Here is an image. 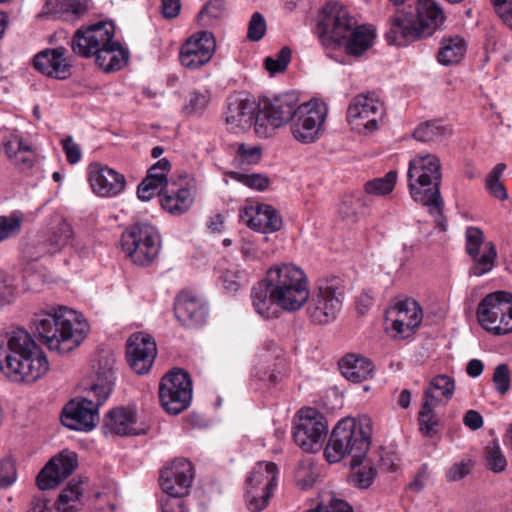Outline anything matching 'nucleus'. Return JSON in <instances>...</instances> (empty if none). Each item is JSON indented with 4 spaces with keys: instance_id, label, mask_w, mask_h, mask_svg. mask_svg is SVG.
Listing matches in <instances>:
<instances>
[{
    "instance_id": "obj_43",
    "label": "nucleus",
    "mask_w": 512,
    "mask_h": 512,
    "mask_svg": "<svg viewBox=\"0 0 512 512\" xmlns=\"http://www.w3.org/2000/svg\"><path fill=\"white\" fill-rule=\"evenodd\" d=\"M257 108L259 109L255 112L253 118L255 133L259 137L268 138L281 126L272 121L273 114H271L263 104L262 106L259 104Z\"/></svg>"
},
{
    "instance_id": "obj_48",
    "label": "nucleus",
    "mask_w": 512,
    "mask_h": 512,
    "mask_svg": "<svg viewBox=\"0 0 512 512\" xmlns=\"http://www.w3.org/2000/svg\"><path fill=\"white\" fill-rule=\"evenodd\" d=\"M229 176L233 180L242 183L243 185L251 189H256L259 191L265 190L269 185V179L263 174H245L241 172L232 171L229 173Z\"/></svg>"
},
{
    "instance_id": "obj_12",
    "label": "nucleus",
    "mask_w": 512,
    "mask_h": 512,
    "mask_svg": "<svg viewBox=\"0 0 512 512\" xmlns=\"http://www.w3.org/2000/svg\"><path fill=\"white\" fill-rule=\"evenodd\" d=\"M159 399L163 409L172 415L186 410L192 399V381L183 369L174 368L166 373L159 384Z\"/></svg>"
},
{
    "instance_id": "obj_31",
    "label": "nucleus",
    "mask_w": 512,
    "mask_h": 512,
    "mask_svg": "<svg viewBox=\"0 0 512 512\" xmlns=\"http://www.w3.org/2000/svg\"><path fill=\"white\" fill-rule=\"evenodd\" d=\"M4 151L12 164L23 170L30 169L36 161L35 149L18 136L5 142Z\"/></svg>"
},
{
    "instance_id": "obj_1",
    "label": "nucleus",
    "mask_w": 512,
    "mask_h": 512,
    "mask_svg": "<svg viewBox=\"0 0 512 512\" xmlns=\"http://www.w3.org/2000/svg\"><path fill=\"white\" fill-rule=\"evenodd\" d=\"M308 279L304 271L293 264H276L251 292L252 304L266 319L278 316V307L285 311L299 310L309 299Z\"/></svg>"
},
{
    "instance_id": "obj_6",
    "label": "nucleus",
    "mask_w": 512,
    "mask_h": 512,
    "mask_svg": "<svg viewBox=\"0 0 512 512\" xmlns=\"http://www.w3.org/2000/svg\"><path fill=\"white\" fill-rule=\"evenodd\" d=\"M315 33L326 55L343 65L352 58V17L347 6L328 1L316 16Z\"/></svg>"
},
{
    "instance_id": "obj_10",
    "label": "nucleus",
    "mask_w": 512,
    "mask_h": 512,
    "mask_svg": "<svg viewBox=\"0 0 512 512\" xmlns=\"http://www.w3.org/2000/svg\"><path fill=\"white\" fill-rule=\"evenodd\" d=\"M328 434V421L317 409H300L293 420V439L305 452H317Z\"/></svg>"
},
{
    "instance_id": "obj_4",
    "label": "nucleus",
    "mask_w": 512,
    "mask_h": 512,
    "mask_svg": "<svg viewBox=\"0 0 512 512\" xmlns=\"http://www.w3.org/2000/svg\"><path fill=\"white\" fill-rule=\"evenodd\" d=\"M112 22L100 21L76 30L71 40L73 53L83 58L95 57V63L105 72L122 69L127 65L129 52L119 41H114Z\"/></svg>"
},
{
    "instance_id": "obj_29",
    "label": "nucleus",
    "mask_w": 512,
    "mask_h": 512,
    "mask_svg": "<svg viewBox=\"0 0 512 512\" xmlns=\"http://www.w3.org/2000/svg\"><path fill=\"white\" fill-rule=\"evenodd\" d=\"M174 313L181 325L192 328L206 321L207 308L196 296L181 293L175 300Z\"/></svg>"
},
{
    "instance_id": "obj_62",
    "label": "nucleus",
    "mask_w": 512,
    "mask_h": 512,
    "mask_svg": "<svg viewBox=\"0 0 512 512\" xmlns=\"http://www.w3.org/2000/svg\"><path fill=\"white\" fill-rule=\"evenodd\" d=\"M313 510L314 512H352V507L346 501L333 498L328 505H324L323 502L317 503Z\"/></svg>"
},
{
    "instance_id": "obj_14",
    "label": "nucleus",
    "mask_w": 512,
    "mask_h": 512,
    "mask_svg": "<svg viewBox=\"0 0 512 512\" xmlns=\"http://www.w3.org/2000/svg\"><path fill=\"white\" fill-rule=\"evenodd\" d=\"M358 429L359 438H354V486L367 489L374 482L377 470L372 465H361L372 442L373 422L368 415L354 418V432Z\"/></svg>"
},
{
    "instance_id": "obj_26",
    "label": "nucleus",
    "mask_w": 512,
    "mask_h": 512,
    "mask_svg": "<svg viewBox=\"0 0 512 512\" xmlns=\"http://www.w3.org/2000/svg\"><path fill=\"white\" fill-rule=\"evenodd\" d=\"M66 52L64 47L40 51L33 59L35 69L55 79H67L71 75L72 66L65 57Z\"/></svg>"
},
{
    "instance_id": "obj_41",
    "label": "nucleus",
    "mask_w": 512,
    "mask_h": 512,
    "mask_svg": "<svg viewBox=\"0 0 512 512\" xmlns=\"http://www.w3.org/2000/svg\"><path fill=\"white\" fill-rule=\"evenodd\" d=\"M505 169V163H498L488 173L485 179V188L487 192L490 194V196L500 201H504L508 198L507 189L505 188L504 184L500 181Z\"/></svg>"
},
{
    "instance_id": "obj_56",
    "label": "nucleus",
    "mask_w": 512,
    "mask_h": 512,
    "mask_svg": "<svg viewBox=\"0 0 512 512\" xmlns=\"http://www.w3.org/2000/svg\"><path fill=\"white\" fill-rule=\"evenodd\" d=\"M483 244V232L477 227H468L466 230V251L470 257L480 253Z\"/></svg>"
},
{
    "instance_id": "obj_9",
    "label": "nucleus",
    "mask_w": 512,
    "mask_h": 512,
    "mask_svg": "<svg viewBox=\"0 0 512 512\" xmlns=\"http://www.w3.org/2000/svg\"><path fill=\"white\" fill-rule=\"evenodd\" d=\"M480 325L495 335L512 332V294L497 291L486 295L478 305Z\"/></svg>"
},
{
    "instance_id": "obj_60",
    "label": "nucleus",
    "mask_w": 512,
    "mask_h": 512,
    "mask_svg": "<svg viewBox=\"0 0 512 512\" xmlns=\"http://www.w3.org/2000/svg\"><path fill=\"white\" fill-rule=\"evenodd\" d=\"M491 2L498 17L512 29V0H491Z\"/></svg>"
},
{
    "instance_id": "obj_28",
    "label": "nucleus",
    "mask_w": 512,
    "mask_h": 512,
    "mask_svg": "<svg viewBox=\"0 0 512 512\" xmlns=\"http://www.w3.org/2000/svg\"><path fill=\"white\" fill-rule=\"evenodd\" d=\"M102 431L107 436H131L144 433L143 429L136 427L135 412L125 407L112 409L105 415Z\"/></svg>"
},
{
    "instance_id": "obj_49",
    "label": "nucleus",
    "mask_w": 512,
    "mask_h": 512,
    "mask_svg": "<svg viewBox=\"0 0 512 512\" xmlns=\"http://www.w3.org/2000/svg\"><path fill=\"white\" fill-rule=\"evenodd\" d=\"M292 51L289 47L284 46L281 50L275 55V57H267L264 61L265 68L271 73H281L284 72L291 61Z\"/></svg>"
},
{
    "instance_id": "obj_2",
    "label": "nucleus",
    "mask_w": 512,
    "mask_h": 512,
    "mask_svg": "<svg viewBox=\"0 0 512 512\" xmlns=\"http://www.w3.org/2000/svg\"><path fill=\"white\" fill-rule=\"evenodd\" d=\"M49 369L48 360L23 328L0 335V370L13 381L35 382Z\"/></svg>"
},
{
    "instance_id": "obj_51",
    "label": "nucleus",
    "mask_w": 512,
    "mask_h": 512,
    "mask_svg": "<svg viewBox=\"0 0 512 512\" xmlns=\"http://www.w3.org/2000/svg\"><path fill=\"white\" fill-rule=\"evenodd\" d=\"M373 373V362L368 358L354 354V393L356 392L355 385L371 378Z\"/></svg>"
},
{
    "instance_id": "obj_39",
    "label": "nucleus",
    "mask_w": 512,
    "mask_h": 512,
    "mask_svg": "<svg viewBox=\"0 0 512 512\" xmlns=\"http://www.w3.org/2000/svg\"><path fill=\"white\" fill-rule=\"evenodd\" d=\"M496 257L497 251L495 245L492 242L486 243L482 255L479 253L476 257H471L473 259V265L469 269V275L479 277L490 272L494 267Z\"/></svg>"
},
{
    "instance_id": "obj_16",
    "label": "nucleus",
    "mask_w": 512,
    "mask_h": 512,
    "mask_svg": "<svg viewBox=\"0 0 512 512\" xmlns=\"http://www.w3.org/2000/svg\"><path fill=\"white\" fill-rule=\"evenodd\" d=\"M216 50V39L212 32L201 30L193 33L181 46L180 62L189 69L195 70L206 65Z\"/></svg>"
},
{
    "instance_id": "obj_20",
    "label": "nucleus",
    "mask_w": 512,
    "mask_h": 512,
    "mask_svg": "<svg viewBox=\"0 0 512 512\" xmlns=\"http://www.w3.org/2000/svg\"><path fill=\"white\" fill-rule=\"evenodd\" d=\"M383 109V103L375 93L357 95L354 98V132L369 136L377 131V118L383 115Z\"/></svg>"
},
{
    "instance_id": "obj_57",
    "label": "nucleus",
    "mask_w": 512,
    "mask_h": 512,
    "mask_svg": "<svg viewBox=\"0 0 512 512\" xmlns=\"http://www.w3.org/2000/svg\"><path fill=\"white\" fill-rule=\"evenodd\" d=\"M266 33V21L259 12L252 14L248 25L247 37L251 41H259Z\"/></svg>"
},
{
    "instance_id": "obj_27",
    "label": "nucleus",
    "mask_w": 512,
    "mask_h": 512,
    "mask_svg": "<svg viewBox=\"0 0 512 512\" xmlns=\"http://www.w3.org/2000/svg\"><path fill=\"white\" fill-rule=\"evenodd\" d=\"M352 452V418L340 420L333 428L324 455L328 462L337 463Z\"/></svg>"
},
{
    "instance_id": "obj_55",
    "label": "nucleus",
    "mask_w": 512,
    "mask_h": 512,
    "mask_svg": "<svg viewBox=\"0 0 512 512\" xmlns=\"http://www.w3.org/2000/svg\"><path fill=\"white\" fill-rule=\"evenodd\" d=\"M493 383L500 395L506 394L511 387V376L507 364L498 365L493 373Z\"/></svg>"
},
{
    "instance_id": "obj_30",
    "label": "nucleus",
    "mask_w": 512,
    "mask_h": 512,
    "mask_svg": "<svg viewBox=\"0 0 512 512\" xmlns=\"http://www.w3.org/2000/svg\"><path fill=\"white\" fill-rule=\"evenodd\" d=\"M388 313H395L391 328L402 337L408 336L422 321V309L414 300L399 301Z\"/></svg>"
},
{
    "instance_id": "obj_15",
    "label": "nucleus",
    "mask_w": 512,
    "mask_h": 512,
    "mask_svg": "<svg viewBox=\"0 0 512 512\" xmlns=\"http://www.w3.org/2000/svg\"><path fill=\"white\" fill-rule=\"evenodd\" d=\"M86 397L69 401L62 412V424L76 431H91L99 421V407L106 401L100 395L87 392Z\"/></svg>"
},
{
    "instance_id": "obj_21",
    "label": "nucleus",
    "mask_w": 512,
    "mask_h": 512,
    "mask_svg": "<svg viewBox=\"0 0 512 512\" xmlns=\"http://www.w3.org/2000/svg\"><path fill=\"white\" fill-rule=\"evenodd\" d=\"M96 364L85 390L93 395H100L102 401H106L111 394L115 380L116 358L112 351L101 350L96 355Z\"/></svg>"
},
{
    "instance_id": "obj_32",
    "label": "nucleus",
    "mask_w": 512,
    "mask_h": 512,
    "mask_svg": "<svg viewBox=\"0 0 512 512\" xmlns=\"http://www.w3.org/2000/svg\"><path fill=\"white\" fill-rule=\"evenodd\" d=\"M263 105L273 114L272 121L280 126L288 121L292 122L297 106H299L298 98L290 93L276 96L271 101L263 102Z\"/></svg>"
},
{
    "instance_id": "obj_47",
    "label": "nucleus",
    "mask_w": 512,
    "mask_h": 512,
    "mask_svg": "<svg viewBox=\"0 0 512 512\" xmlns=\"http://www.w3.org/2000/svg\"><path fill=\"white\" fill-rule=\"evenodd\" d=\"M210 92L206 89L190 93L188 103L184 107L187 115H201L210 102Z\"/></svg>"
},
{
    "instance_id": "obj_7",
    "label": "nucleus",
    "mask_w": 512,
    "mask_h": 512,
    "mask_svg": "<svg viewBox=\"0 0 512 512\" xmlns=\"http://www.w3.org/2000/svg\"><path fill=\"white\" fill-rule=\"evenodd\" d=\"M416 19L395 16L385 33L389 45L406 46L409 43L430 37L443 24L445 15L434 0H417Z\"/></svg>"
},
{
    "instance_id": "obj_35",
    "label": "nucleus",
    "mask_w": 512,
    "mask_h": 512,
    "mask_svg": "<svg viewBox=\"0 0 512 512\" xmlns=\"http://www.w3.org/2000/svg\"><path fill=\"white\" fill-rule=\"evenodd\" d=\"M466 52V42L459 36L444 37L437 53V61L445 66L457 64Z\"/></svg>"
},
{
    "instance_id": "obj_61",
    "label": "nucleus",
    "mask_w": 512,
    "mask_h": 512,
    "mask_svg": "<svg viewBox=\"0 0 512 512\" xmlns=\"http://www.w3.org/2000/svg\"><path fill=\"white\" fill-rule=\"evenodd\" d=\"M61 144L63 146L67 161L72 165L78 163L81 159L82 153L80 146L73 142L72 137L68 136L62 139Z\"/></svg>"
},
{
    "instance_id": "obj_24",
    "label": "nucleus",
    "mask_w": 512,
    "mask_h": 512,
    "mask_svg": "<svg viewBox=\"0 0 512 512\" xmlns=\"http://www.w3.org/2000/svg\"><path fill=\"white\" fill-rule=\"evenodd\" d=\"M88 180L92 191L101 197L117 196L126 187V178L123 174L98 162L89 165Z\"/></svg>"
},
{
    "instance_id": "obj_37",
    "label": "nucleus",
    "mask_w": 512,
    "mask_h": 512,
    "mask_svg": "<svg viewBox=\"0 0 512 512\" xmlns=\"http://www.w3.org/2000/svg\"><path fill=\"white\" fill-rule=\"evenodd\" d=\"M81 496V483L74 480L70 481L59 494L56 509L59 512H77Z\"/></svg>"
},
{
    "instance_id": "obj_46",
    "label": "nucleus",
    "mask_w": 512,
    "mask_h": 512,
    "mask_svg": "<svg viewBox=\"0 0 512 512\" xmlns=\"http://www.w3.org/2000/svg\"><path fill=\"white\" fill-rule=\"evenodd\" d=\"M274 491L246 487V505L251 512H260L267 507Z\"/></svg>"
},
{
    "instance_id": "obj_38",
    "label": "nucleus",
    "mask_w": 512,
    "mask_h": 512,
    "mask_svg": "<svg viewBox=\"0 0 512 512\" xmlns=\"http://www.w3.org/2000/svg\"><path fill=\"white\" fill-rule=\"evenodd\" d=\"M398 173L390 170L383 177L374 178L364 184V192L372 196H386L390 194L396 185Z\"/></svg>"
},
{
    "instance_id": "obj_44",
    "label": "nucleus",
    "mask_w": 512,
    "mask_h": 512,
    "mask_svg": "<svg viewBox=\"0 0 512 512\" xmlns=\"http://www.w3.org/2000/svg\"><path fill=\"white\" fill-rule=\"evenodd\" d=\"M486 466L494 473H501L507 467V460L498 441L490 442L484 449Z\"/></svg>"
},
{
    "instance_id": "obj_19",
    "label": "nucleus",
    "mask_w": 512,
    "mask_h": 512,
    "mask_svg": "<svg viewBox=\"0 0 512 512\" xmlns=\"http://www.w3.org/2000/svg\"><path fill=\"white\" fill-rule=\"evenodd\" d=\"M257 107L258 104L245 93L231 94L226 100L223 112L228 130L238 133L250 129Z\"/></svg>"
},
{
    "instance_id": "obj_40",
    "label": "nucleus",
    "mask_w": 512,
    "mask_h": 512,
    "mask_svg": "<svg viewBox=\"0 0 512 512\" xmlns=\"http://www.w3.org/2000/svg\"><path fill=\"white\" fill-rule=\"evenodd\" d=\"M376 29L371 24L354 25V58L361 57L375 41Z\"/></svg>"
},
{
    "instance_id": "obj_3",
    "label": "nucleus",
    "mask_w": 512,
    "mask_h": 512,
    "mask_svg": "<svg viewBox=\"0 0 512 512\" xmlns=\"http://www.w3.org/2000/svg\"><path fill=\"white\" fill-rule=\"evenodd\" d=\"M408 188L412 199L427 206L441 232L447 230L444 201L440 192L442 166L435 154H417L410 159L407 171Z\"/></svg>"
},
{
    "instance_id": "obj_17",
    "label": "nucleus",
    "mask_w": 512,
    "mask_h": 512,
    "mask_svg": "<svg viewBox=\"0 0 512 512\" xmlns=\"http://www.w3.org/2000/svg\"><path fill=\"white\" fill-rule=\"evenodd\" d=\"M343 290L334 283L321 285L312 297L307 312L316 324H327L334 320L342 306Z\"/></svg>"
},
{
    "instance_id": "obj_18",
    "label": "nucleus",
    "mask_w": 512,
    "mask_h": 512,
    "mask_svg": "<svg viewBox=\"0 0 512 512\" xmlns=\"http://www.w3.org/2000/svg\"><path fill=\"white\" fill-rule=\"evenodd\" d=\"M193 478L192 463L185 458H178L161 470L159 481L164 493L179 499L189 493Z\"/></svg>"
},
{
    "instance_id": "obj_34",
    "label": "nucleus",
    "mask_w": 512,
    "mask_h": 512,
    "mask_svg": "<svg viewBox=\"0 0 512 512\" xmlns=\"http://www.w3.org/2000/svg\"><path fill=\"white\" fill-rule=\"evenodd\" d=\"M193 201L191 189L188 187L166 189L160 194L161 206L173 215H181L188 211Z\"/></svg>"
},
{
    "instance_id": "obj_13",
    "label": "nucleus",
    "mask_w": 512,
    "mask_h": 512,
    "mask_svg": "<svg viewBox=\"0 0 512 512\" xmlns=\"http://www.w3.org/2000/svg\"><path fill=\"white\" fill-rule=\"evenodd\" d=\"M327 114L328 107L320 100H311L297 106L290 123L293 137L305 144L315 142L321 135Z\"/></svg>"
},
{
    "instance_id": "obj_22",
    "label": "nucleus",
    "mask_w": 512,
    "mask_h": 512,
    "mask_svg": "<svg viewBox=\"0 0 512 512\" xmlns=\"http://www.w3.org/2000/svg\"><path fill=\"white\" fill-rule=\"evenodd\" d=\"M78 466V458L74 452L63 451L51 458L36 478L40 490L57 487L68 478Z\"/></svg>"
},
{
    "instance_id": "obj_64",
    "label": "nucleus",
    "mask_w": 512,
    "mask_h": 512,
    "mask_svg": "<svg viewBox=\"0 0 512 512\" xmlns=\"http://www.w3.org/2000/svg\"><path fill=\"white\" fill-rule=\"evenodd\" d=\"M148 178H144L137 188V196L142 201H149L153 198L156 191L163 187L161 184H155Z\"/></svg>"
},
{
    "instance_id": "obj_58",
    "label": "nucleus",
    "mask_w": 512,
    "mask_h": 512,
    "mask_svg": "<svg viewBox=\"0 0 512 512\" xmlns=\"http://www.w3.org/2000/svg\"><path fill=\"white\" fill-rule=\"evenodd\" d=\"M16 466L11 458L0 461V487L7 488L16 480Z\"/></svg>"
},
{
    "instance_id": "obj_45",
    "label": "nucleus",
    "mask_w": 512,
    "mask_h": 512,
    "mask_svg": "<svg viewBox=\"0 0 512 512\" xmlns=\"http://www.w3.org/2000/svg\"><path fill=\"white\" fill-rule=\"evenodd\" d=\"M226 15V3L224 0H210L200 10L198 15L199 23L202 26H212Z\"/></svg>"
},
{
    "instance_id": "obj_50",
    "label": "nucleus",
    "mask_w": 512,
    "mask_h": 512,
    "mask_svg": "<svg viewBox=\"0 0 512 512\" xmlns=\"http://www.w3.org/2000/svg\"><path fill=\"white\" fill-rule=\"evenodd\" d=\"M262 157V148L258 145L249 146L240 143L236 151V160L241 165L257 164Z\"/></svg>"
},
{
    "instance_id": "obj_36",
    "label": "nucleus",
    "mask_w": 512,
    "mask_h": 512,
    "mask_svg": "<svg viewBox=\"0 0 512 512\" xmlns=\"http://www.w3.org/2000/svg\"><path fill=\"white\" fill-rule=\"evenodd\" d=\"M452 134V128L446 125L443 120L435 119L420 123L413 132L417 141L428 143L438 142L446 139Z\"/></svg>"
},
{
    "instance_id": "obj_25",
    "label": "nucleus",
    "mask_w": 512,
    "mask_h": 512,
    "mask_svg": "<svg viewBox=\"0 0 512 512\" xmlns=\"http://www.w3.org/2000/svg\"><path fill=\"white\" fill-rule=\"evenodd\" d=\"M239 219L249 228L262 233L276 232L282 227V218L278 211L266 204L240 209Z\"/></svg>"
},
{
    "instance_id": "obj_52",
    "label": "nucleus",
    "mask_w": 512,
    "mask_h": 512,
    "mask_svg": "<svg viewBox=\"0 0 512 512\" xmlns=\"http://www.w3.org/2000/svg\"><path fill=\"white\" fill-rule=\"evenodd\" d=\"M22 218L16 214L0 216V242L20 233Z\"/></svg>"
},
{
    "instance_id": "obj_33",
    "label": "nucleus",
    "mask_w": 512,
    "mask_h": 512,
    "mask_svg": "<svg viewBox=\"0 0 512 512\" xmlns=\"http://www.w3.org/2000/svg\"><path fill=\"white\" fill-rule=\"evenodd\" d=\"M278 467L273 462H258L247 477L248 488L274 491L277 486Z\"/></svg>"
},
{
    "instance_id": "obj_5",
    "label": "nucleus",
    "mask_w": 512,
    "mask_h": 512,
    "mask_svg": "<svg viewBox=\"0 0 512 512\" xmlns=\"http://www.w3.org/2000/svg\"><path fill=\"white\" fill-rule=\"evenodd\" d=\"M31 325L39 340L58 353L78 347L88 332V324L79 319L77 312L64 306L35 313Z\"/></svg>"
},
{
    "instance_id": "obj_54",
    "label": "nucleus",
    "mask_w": 512,
    "mask_h": 512,
    "mask_svg": "<svg viewBox=\"0 0 512 512\" xmlns=\"http://www.w3.org/2000/svg\"><path fill=\"white\" fill-rule=\"evenodd\" d=\"M170 167V162L166 158H162L148 170L146 178L154 181L153 183L155 184H161L167 187V175L170 171Z\"/></svg>"
},
{
    "instance_id": "obj_53",
    "label": "nucleus",
    "mask_w": 512,
    "mask_h": 512,
    "mask_svg": "<svg viewBox=\"0 0 512 512\" xmlns=\"http://www.w3.org/2000/svg\"><path fill=\"white\" fill-rule=\"evenodd\" d=\"M295 477L297 484L301 488L308 489L315 483L317 473L314 472V467L311 462L303 461L298 465Z\"/></svg>"
},
{
    "instance_id": "obj_59",
    "label": "nucleus",
    "mask_w": 512,
    "mask_h": 512,
    "mask_svg": "<svg viewBox=\"0 0 512 512\" xmlns=\"http://www.w3.org/2000/svg\"><path fill=\"white\" fill-rule=\"evenodd\" d=\"M89 9V0H64L63 14H71L75 19L82 18Z\"/></svg>"
},
{
    "instance_id": "obj_23",
    "label": "nucleus",
    "mask_w": 512,
    "mask_h": 512,
    "mask_svg": "<svg viewBox=\"0 0 512 512\" xmlns=\"http://www.w3.org/2000/svg\"><path fill=\"white\" fill-rule=\"evenodd\" d=\"M156 355L157 347L151 335L138 332L129 337L126 357L135 373L146 374L151 369Z\"/></svg>"
},
{
    "instance_id": "obj_42",
    "label": "nucleus",
    "mask_w": 512,
    "mask_h": 512,
    "mask_svg": "<svg viewBox=\"0 0 512 512\" xmlns=\"http://www.w3.org/2000/svg\"><path fill=\"white\" fill-rule=\"evenodd\" d=\"M72 236L73 230L71 225L62 217H55L49 237L51 246L55 249H61L70 243Z\"/></svg>"
},
{
    "instance_id": "obj_11",
    "label": "nucleus",
    "mask_w": 512,
    "mask_h": 512,
    "mask_svg": "<svg viewBox=\"0 0 512 512\" xmlns=\"http://www.w3.org/2000/svg\"><path fill=\"white\" fill-rule=\"evenodd\" d=\"M455 380L446 374L436 375L431 379L428 387L423 392V402L418 413V422L420 431L425 436H432L434 426L438 424L434 420V408L442 404H447L455 393Z\"/></svg>"
},
{
    "instance_id": "obj_8",
    "label": "nucleus",
    "mask_w": 512,
    "mask_h": 512,
    "mask_svg": "<svg viewBox=\"0 0 512 512\" xmlns=\"http://www.w3.org/2000/svg\"><path fill=\"white\" fill-rule=\"evenodd\" d=\"M121 245L124 253L139 266H149L156 259L160 250L157 230L146 222L135 223L123 234Z\"/></svg>"
},
{
    "instance_id": "obj_63",
    "label": "nucleus",
    "mask_w": 512,
    "mask_h": 512,
    "mask_svg": "<svg viewBox=\"0 0 512 512\" xmlns=\"http://www.w3.org/2000/svg\"><path fill=\"white\" fill-rule=\"evenodd\" d=\"M374 295L371 289L363 290L356 298L354 307L359 315H365L372 307Z\"/></svg>"
}]
</instances>
